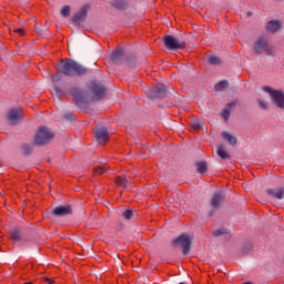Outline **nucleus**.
Here are the masks:
<instances>
[{"label":"nucleus","instance_id":"obj_27","mask_svg":"<svg viewBox=\"0 0 284 284\" xmlns=\"http://www.w3.org/2000/svg\"><path fill=\"white\" fill-rule=\"evenodd\" d=\"M225 234H230V231L227 229H217L213 232V236L215 237L223 236Z\"/></svg>","mask_w":284,"mask_h":284},{"label":"nucleus","instance_id":"obj_37","mask_svg":"<svg viewBox=\"0 0 284 284\" xmlns=\"http://www.w3.org/2000/svg\"><path fill=\"white\" fill-rule=\"evenodd\" d=\"M226 108H227L229 110H232V108H236V101H232L231 103H227V104H226Z\"/></svg>","mask_w":284,"mask_h":284},{"label":"nucleus","instance_id":"obj_31","mask_svg":"<svg viewBox=\"0 0 284 284\" xmlns=\"http://www.w3.org/2000/svg\"><path fill=\"white\" fill-rule=\"evenodd\" d=\"M125 61H126L128 65H130V67L136 65V57H134V55L126 57Z\"/></svg>","mask_w":284,"mask_h":284},{"label":"nucleus","instance_id":"obj_23","mask_svg":"<svg viewBox=\"0 0 284 284\" xmlns=\"http://www.w3.org/2000/svg\"><path fill=\"white\" fill-rule=\"evenodd\" d=\"M21 150L24 156H31L33 152V146L31 144L23 143L21 144Z\"/></svg>","mask_w":284,"mask_h":284},{"label":"nucleus","instance_id":"obj_1","mask_svg":"<svg viewBox=\"0 0 284 284\" xmlns=\"http://www.w3.org/2000/svg\"><path fill=\"white\" fill-rule=\"evenodd\" d=\"M53 88L58 97H65V94H71L73 101L78 108H85L88 105V94L79 87H73L70 91L68 90V83L59 84L61 81V74H55L51 77Z\"/></svg>","mask_w":284,"mask_h":284},{"label":"nucleus","instance_id":"obj_17","mask_svg":"<svg viewBox=\"0 0 284 284\" xmlns=\"http://www.w3.org/2000/svg\"><path fill=\"white\" fill-rule=\"evenodd\" d=\"M22 230L19 226L12 227L10 230V236H11V241H13V243H20V241H23V236L21 235Z\"/></svg>","mask_w":284,"mask_h":284},{"label":"nucleus","instance_id":"obj_33","mask_svg":"<svg viewBox=\"0 0 284 284\" xmlns=\"http://www.w3.org/2000/svg\"><path fill=\"white\" fill-rule=\"evenodd\" d=\"M95 174H104V172H109L108 166H98L94 170Z\"/></svg>","mask_w":284,"mask_h":284},{"label":"nucleus","instance_id":"obj_7","mask_svg":"<svg viewBox=\"0 0 284 284\" xmlns=\"http://www.w3.org/2000/svg\"><path fill=\"white\" fill-rule=\"evenodd\" d=\"M163 43L169 50H183L186 45L185 41H180L174 36H165Z\"/></svg>","mask_w":284,"mask_h":284},{"label":"nucleus","instance_id":"obj_10","mask_svg":"<svg viewBox=\"0 0 284 284\" xmlns=\"http://www.w3.org/2000/svg\"><path fill=\"white\" fill-rule=\"evenodd\" d=\"M253 50L256 52V54H263V52H266V54L270 57L273 54L272 49H270V44H267V40H265V38L257 39L254 43Z\"/></svg>","mask_w":284,"mask_h":284},{"label":"nucleus","instance_id":"obj_26","mask_svg":"<svg viewBox=\"0 0 284 284\" xmlns=\"http://www.w3.org/2000/svg\"><path fill=\"white\" fill-rule=\"evenodd\" d=\"M209 63L211 65H221V63H223V61L221 60V58H219L216 55H212L211 58H209Z\"/></svg>","mask_w":284,"mask_h":284},{"label":"nucleus","instance_id":"obj_40","mask_svg":"<svg viewBox=\"0 0 284 284\" xmlns=\"http://www.w3.org/2000/svg\"><path fill=\"white\" fill-rule=\"evenodd\" d=\"M16 32H17L18 34H21V36L24 34L23 29H17Z\"/></svg>","mask_w":284,"mask_h":284},{"label":"nucleus","instance_id":"obj_16","mask_svg":"<svg viewBox=\"0 0 284 284\" xmlns=\"http://www.w3.org/2000/svg\"><path fill=\"white\" fill-rule=\"evenodd\" d=\"M266 194H268V196H272V199H276L277 201H283V199H284V187H280L277 190L267 189Z\"/></svg>","mask_w":284,"mask_h":284},{"label":"nucleus","instance_id":"obj_3","mask_svg":"<svg viewBox=\"0 0 284 284\" xmlns=\"http://www.w3.org/2000/svg\"><path fill=\"white\" fill-rule=\"evenodd\" d=\"M194 239L190 236L187 233H182L176 237H173L171 241V245L176 250H182L183 256H187L190 252H192V243Z\"/></svg>","mask_w":284,"mask_h":284},{"label":"nucleus","instance_id":"obj_25","mask_svg":"<svg viewBox=\"0 0 284 284\" xmlns=\"http://www.w3.org/2000/svg\"><path fill=\"white\" fill-rule=\"evenodd\" d=\"M230 82L226 80L220 81L217 84H215V90L216 92H222V90H225V88H229Z\"/></svg>","mask_w":284,"mask_h":284},{"label":"nucleus","instance_id":"obj_19","mask_svg":"<svg viewBox=\"0 0 284 284\" xmlns=\"http://www.w3.org/2000/svg\"><path fill=\"white\" fill-rule=\"evenodd\" d=\"M280 28H282V24L277 20H271L266 23V30L267 32H272V34L278 32Z\"/></svg>","mask_w":284,"mask_h":284},{"label":"nucleus","instance_id":"obj_20","mask_svg":"<svg viewBox=\"0 0 284 284\" xmlns=\"http://www.w3.org/2000/svg\"><path fill=\"white\" fill-rule=\"evenodd\" d=\"M115 183L116 185H119V187H124V190H128V187H132V182H130V180H128V176L124 175V178L118 176L115 179Z\"/></svg>","mask_w":284,"mask_h":284},{"label":"nucleus","instance_id":"obj_32","mask_svg":"<svg viewBox=\"0 0 284 284\" xmlns=\"http://www.w3.org/2000/svg\"><path fill=\"white\" fill-rule=\"evenodd\" d=\"M192 126L194 130H200V128H203V121L201 120H193L192 121Z\"/></svg>","mask_w":284,"mask_h":284},{"label":"nucleus","instance_id":"obj_14","mask_svg":"<svg viewBox=\"0 0 284 284\" xmlns=\"http://www.w3.org/2000/svg\"><path fill=\"white\" fill-rule=\"evenodd\" d=\"M125 58V50L123 49H118L111 54V61H113L115 65H123Z\"/></svg>","mask_w":284,"mask_h":284},{"label":"nucleus","instance_id":"obj_36","mask_svg":"<svg viewBox=\"0 0 284 284\" xmlns=\"http://www.w3.org/2000/svg\"><path fill=\"white\" fill-rule=\"evenodd\" d=\"M257 103L262 110H267V102L264 100L257 99Z\"/></svg>","mask_w":284,"mask_h":284},{"label":"nucleus","instance_id":"obj_22","mask_svg":"<svg viewBox=\"0 0 284 284\" xmlns=\"http://www.w3.org/2000/svg\"><path fill=\"white\" fill-rule=\"evenodd\" d=\"M195 166L199 174H205L207 172V162L205 161L196 162Z\"/></svg>","mask_w":284,"mask_h":284},{"label":"nucleus","instance_id":"obj_8","mask_svg":"<svg viewBox=\"0 0 284 284\" xmlns=\"http://www.w3.org/2000/svg\"><path fill=\"white\" fill-rule=\"evenodd\" d=\"M148 97L151 101H154L155 99H165V97H168V87H165V84H158L149 91Z\"/></svg>","mask_w":284,"mask_h":284},{"label":"nucleus","instance_id":"obj_18","mask_svg":"<svg viewBox=\"0 0 284 284\" xmlns=\"http://www.w3.org/2000/svg\"><path fill=\"white\" fill-rule=\"evenodd\" d=\"M110 6L115 8V10H120L123 12V10H128L130 8V4L125 0H111Z\"/></svg>","mask_w":284,"mask_h":284},{"label":"nucleus","instance_id":"obj_34","mask_svg":"<svg viewBox=\"0 0 284 284\" xmlns=\"http://www.w3.org/2000/svg\"><path fill=\"white\" fill-rule=\"evenodd\" d=\"M36 32H37V34L43 36V34H45V32H48V27H43V28L36 27Z\"/></svg>","mask_w":284,"mask_h":284},{"label":"nucleus","instance_id":"obj_9","mask_svg":"<svg viewBox=\"0 0 284 284\" xmlns=\"http://www.w3.org/2000/svg\"><path fill=\"white\" fill-rule=\"evenodd\" d=\"M7 119L10 125H18L19 121L23 120V109L21 108H13L8 111Z\"/></svg>","mask_w":284,"mask_h":284},{"label":"nucleus","instance_id":"obj_11","mask_svg":"<svg viewBox=\"0 0 284 284\" xmlns=\"http://www.w3.org/2000/svg\"><path fill=\"white\" fill-rule=\"evenodd\" d=\"M51 214L58 217L72 216L73 214L72 205L67 204V205L57 206L51 211Z\"/></svg>","mask_w":284,"mask_h":284},{"label":"nucleus","instance_id":"obj_28","mask_svg":"<svg viewBox=\"0 0 284 284\" xmlns=\"http://www.w3.org/2000/svg\"><path fill=\"white\" fill-rule=\"evenodd\" d=\"M70 6H64L61 11H60V14L61 17H63L64 19H68V17H70Z\"/></svg>","mask_w":284,"mask_h":284},{"label":"nucleus","instance_id":"obj_29","mask_svg":"<svg viewBox=\"0 0 284 284\" xmlns=\"http://www.w3.org/2000/svg\"><path fill=\"white\" fill-rule=\"evenodd\" d=\"M253 247L254 246L252 245V242H246L242 250L243 254H247V253L252 252Z\"/></svg>","mask_w":284,"mask_h":284},{"label":"nucleus","instance_id":"obj_35","mask_svg":"<svg viewBox=\"0 0 284 284\" xmlns=\"http://www.w3.org/2000/svg\"><path fill=\"white\" fill-rule=\"evenodd\" d=\"M230 114H231L230 109L225 108L224 110H222V116L225 121H227V119H230Z\"/></svg>","mask_w":284,"mask_h":284},{"label":"nucleus","instance_id":"obj_2","mask_svg":"<svg viewBox=\"0 0 284 284\" xmlns=\"http://www.w3.org/2000/svg\"><path fill=\"white\" fill-rule=\"evenodd\" d=\"M57 71L59 74H64V77H88L90 74V68L77 62L74 59H67L62 61Z\"/></svg>","mask_w":284,"mask_h":284},{"label":"nucleus","instance_id":"obj_6","mask_svg":"<svg viewBox=\"0 0 284 284\" xmlns=\"http://www.w3.org/2000/svg\"><path fill=\"white\" fill-rule=\"evenodd\" d=\"M90 92H92V101H102V99H105V92H108V89L104 87L101 81H92L89 85Z\"/></svg>","mask_w":284,"mask_h":284},{"label":"nucleus","instance_id":"obj_39","mask_svg":"<svg viewBox=\"0 0 284 284\" xmlns=\"http://www.w3.org/2000/svg\"><path fill=\"white\" fill-rule=\"evenodd\" d=\"M215 213H216V209H212V210L209 212L210 219H212V216H214Z\"/></svg>","mask_w":284,"mask_h":284},{"label":"nucleus","instance_id":"obj_15","mask_svg":"<svg viewBox=\"0 0 284 284\" xmlns=\"http://www.w3.org/2000/svg\"><path fill=\"white\" fill-rule=\"evenodd\" d=\"M95 139L98 143H105L108 139H110V133H108V129L101 128L95 131Z\"/></svg>","mask_w":284,"mask_h":284},{"label":"nucleus","instance_id":"obj_43","mask_svg":"<svg viewBox=\"0 0 284 284\" xmlns=\"http://www.w3.org/2000/svg\"><path fill=\"white\" fill-rule=\"evenodd\" d=\"M179 284H185L184 282H180Z\"/></svg>","mask_w":284,"mask_h":284},{"label":"nucleus","instance_id":"obj_4","mask_svg":"<svg viewBox=\"0 0 284 284\" xmlns=\"http://www.w3.org/2000/svg\"><path fill=\"white\" fill-rule=\"evenodd\" d=\"M54 139V132L47 126H41L36 133L34 144L36 145H48L50 141Z\"/></svg>","mask_w":284,"mask_h":284},{"label":"nucleus","instance_id":"obj_38","mask_svg":"<svg viewBox=\"0 0 284 284\" xmlns=\"http://www.w3.org/2000/svg\"><path fill=\"white\" fill-rule=\"evenodd\" d=\"M64 119H65V121H72V119H73L72 113H65Z\"/></svg>","mask_w":284,"mask_h":284},{"label":"nucleus","instance_id":"obj_42","mask_svg":"<svg viewBox=\"0 0 284 284\" xmlns=\"http://www.w3.org/2000/svg\"><path fill=\"white\" fill-rule=\"evenodd\" d=\"M247 17H252V11H248V12H247Z\"/></svg>","mask_w":284,"mask_h":284},{"label":"nucleus","instance_id":"obj_5","mask_svg":"<svg viewBox=\"0 0 284 284\" xmlns=\"http://www.w3.org/2000/svg\"><path fill=\"white\" fill-rule=\"evenodd\" d=\"M263 91L270 94L273 105L280 108V110H284V92L282 90H276L272 87H263Z\"/></svg>","mask_w":284,"mask_h":284},{"label":"nucleus","instance_id":"obj_12","mask_svg":"<svg viewBox=\"0 0 284 284\" xmlns=\"http://www.w3.org/2000/svg\"><path fill=\"white\" fill-rule=\"evenodd\" d=\"M225 202V193L223 191L214 192L211 199V207L213 210H220L221 203Z\"/></svg>","mask_w":284,"mask_h":284},{"label":"nucleus","instance_id":"obj_21","mask_svg":"<svg viewBox=\"0 0 284 284\" xmlns=\"http://www.w3.org/2000/svg\"><path fill=\"white\" fill-rule=\"evenodd\" d=\"M222 139H224L229 145H235L237 141L236 136L230 134L227 131L222 132Z\"/></svg>","mask_w":284,"mask_h":284},{"label":"nucleus","instance_id":"obj_41","mask_svg":"<svg viewBox=\"0 0 284 284\" xmlns=\"http://www.w3.org/2000/svg\"><path fill=\"white\" fill-rule=\"evenodd\" d=\"M44 281H45V283H48V284H53V283H54V281H52V280H50V278H48V277H45Z\"/></svg>","mask_w":284,"mask_h":284},{"label":"nucleus","instance_id":"obj_13","mask_svg":"<svg viewBox=\"0 0 284 284\" xmlns=\"http://www.w3.org/2000/svg\"><path fill=\"white\" fill-rule=\"evenodd\" d=\"M88 10H90V7L87 4L83 6L78 13H75V16L72 18L75 26H81V23L88 19Z\"/></svg>","mask_w":284,"mask_h":284},{"label":"nucleus","instance_id":"obj_24","mask_svg":"<svg viewBox=\"0 0 284 284\" xmlns=\"http://www.w3.org/2000/svg\"><path fill=\"white\" fill-rule=\"evenodd\" d=\"M217 156H221L223 160L231 159L230 153L225 151V149L223 148V144L217 145Z\"/></svg>","mask_w":284,"mask_h":284},{"label":"nucleus","instance_id":"obj_30","mask_svg":"<svg viewBox=\"0 0 284 284\" xmlns=\"http://www.w3.org/2000/svg\"><path fill=\"white\" fill-rule=\"evenodd\" d=\"M122 216H124L126 219V221H130V219H132V216H134V211L132 209H128L126 211H124L122 213Z\"/></svg>","mask_w":284,"mask_h":284}]
</instances>
